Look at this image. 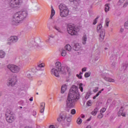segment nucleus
<instances>
[{"instance_id":"64","label":"nucleus","mask_w":128,"mask_h":128,"mask_svg":"<svg viewBox=\"0 0 128 128\" xmlns=\"http://www.w3.org/2000/svg\"><path fill=\"white\" fill-rule=\"evenodd\" d=\"M70 2H76V0H69Z\"/></svg>"},{"instance_id":"14","label":"nucleus","mask_w":128,"mask_h":128,"mask_svg":"<svg viewBox=\"0 0 128 128\" xmlns=\"http://www.w3.org/2000/svg\"><path fill=\"white\" fill-rule=\"evenodd\" d=\"M106 36V32L104 30H102L100 32V38L99 40L100 42H102L104 40V36Z\"/></svg>"},{"instance_id":"49","label":"nucleus","mask_w":128,"mask_h":128,"mask_svg":"<svg viewBox=\"0 0 128 128\" xmlns=\"http://www.w3.org/2000/svg\"><path fill=\"white\" fill-rule=\"evenodd\" d=\"M42 80H39V81L38 82L37 84H38V86H42Z\"/></svg>"},{"instance_id":"35","label":"nucleus","mask_w":128,"mask_h":128,"mask_svg":"<svg viewBox=\"0 0 128 128\" xmlns=\"http://www.w3.org/2000/svg\"><path fill=\"white\" fill-rule=\"evenodd\" d=\"M26 76L29 78H32V72H27L26 73Z\"/></svg>"},{"instance_id":"57","label":"nucleus","mask_w":128,"mask_h":128,"mask_svg":"<svg viewBox=\"0 0 128 128\" xmlns=\"http://www.w3.org/2000/svg\"><path fill=\"white\" fill-rule=\"evenodd\" d=\"M124 28H120V32H124Z\"/></svg>"},{"instance_id":"48","label":"nucleus","mask_w":128,"mask_h":128,"mask_svg":"<svg viewBox=\"0 0 128 128\" xmlns=\"http://www.w3.org/2000/svg\"><path fill=\"white\" fill-rule=\"evenodd\" d=\"M128 6V0L126 1V2L124 4L123 7L126 8Z\"/></svg>"},{"instance_id":"45","label":"nucleus","mask_w":128,"mask_h":128,"mask_svg":"<svg viewBox=\"0 0 128 128\" xmlns=\"http://www.w3.org/2000/svg\"><path fill=\"white\" fill-rule=\"evenodd\" d=\"M76 110L74 109H72L70 110L71 114H76Z\"/></svg>"},{"instance_id":"24","label":"nucleus","mask_w":128,"mask_h":128,"mask_svg":"<svg viewBox=\"0 0 128 128\" xmlns=\"http://www.w3.org/2000/svg\"><path fill=\"white\" fill-rule=\"evenodd\" d=\"M86 40H88L86 35H84L82 38V43L83 44H86Z\"/></svg>"},{"instance_id":"28","label":"nucleus","mask_w":128,"mask_h":128,"mask_svg":"<svg viewBox=\"0 0 128 128\" xmlns=\"http://www.w3.org/2000/svg\"><path fill=\"white\" fill-rule=\"evenodd\" d=\"M98 58H100V52H98V53H96L95 55V57H94L95 62L98 60Z\"/></svg>"},{"instance_id":"60","label":"nucleus","mask_w":128,"mask_h":128,"mask_svg":"<svg viewBox=\"0 0 128 128\" xmlns=\"http://www.w3.org/2000/svg\"><path fill=\"white\" fill-rule=\"evenodd\" d=\"M124 0H120V2H121V4H122V2H124Z\"/></svg>"},{"instance_id":"30","label":"nucleus","mask_w":128,"mask_h":128,"mask_svg":"<svg viewBox=\"0 0 128 128\" xmlns=\"http://www.w3.org/2000/svg\"><path fill=\"white\" fill-rule=\"evenodd\" d=\"M110 18H106V20H105V23H106V26H107V28H108V24H110Z\"/></svg>"},{"instance_id":"62","label":"nucleus","mask_w":128,"mask_h":128,"mask_svg":"<svg viewBox=\"0 0 128 128\" xmlns=\"http://www.w3.org/2000/svg\"><path fill=\"white\" fill-rule=\"evenodd\" d=\"M62 74H66V70H64V72H62Z\"/></svg>"},{"instance_id":"9","label":"nucleus","mask_w":128,"mask_h":128,"mask_svg":"<svg viewBox=\"0 0 128 128\" xmlns=\"http://www.w3.org/2000/svg\"><path fill=\"white\" fill-rule=\"evenodd\" d=\"M17 82L16 78L14 76L9 78L7 81V86H14L16 85Z\"/></svg>"},{"instance_id":"56","label":"nucleus","mask_w":128,"mask_h":128,"mask_svg":"<svg viewBox=\"0 0 128 128\" xmlns=\"http://www.w3.org/2000/svg\"><path fill=\"white\" fill-rule=\"evenodd\" d=\"M32 28H36V25L34 24V23H33V25L31 26Z\"/></svg>"},{"instance_id":"43","label":"nucleus","mask_w":128,"mask_h":128,"mask_svg":"<svg viewBox=\"0 0 128 128\" xmlns=\"http://www.w3.org/2000/svg\"><path fill=\"white\" fill-rule=\"evenodd\" d=\"M98 17L96 18L94 20L93 24H97V22H98Z\"/></svg>"},{"instance_id":"41","label":"nucleus","mask_w":128,"mask_h":128,"mask_svg":"<svg viewBox=\"0 0 128 128\" xmlns=\"http://www.w3.org/2000/svg\"><path fill=\"white\" fill-rule=\"evenodd\" d=\"M19 104H20V106H26V103L22 100L20 101Z\"/></svg>"},{"instance_id":"18","label":"nucleus","mask_w":128,"mask_h":128,"mask_svg":"<svg viewBox=\"0 0 128 128\" xmlns=\"http://www.w3.org/2000/svg\"><path fill=\"white\" fill-rule=\"evenodd\" d=\"M44 66V63H42L40 64H38V66L36 68V70H44V69L42 68Z\"/></svg>"},{"instance_id":"52","label":"nucleus","mask_w":128,"mask_h":128,"mask_svg":"<svg viewBox=\"0 0 128 128\" xmlns=\"http://www.w3.org/2000/svg\"><path fill=\"white\" fill-rule=\"evenodd\" d=\"M76 76H78L79 78H80V79L82 78V76L80 74H77Z\"/></svg>"},{"instance_id":"6","label":"nucleus","mask_w":128,"mask_h":128,"mask_svg":"<svg viewBox=\"0 0 128 128\" xmlns=\"http://www.w3.org/2000/svg\"><path fill=\"white\" fill-rule=\"evenodd\" d=\"M6 120L8 124H12L16 120V116L12 114V112L9 110L7 109L6 112Z\"/></svg>"},{"instance_id":"29","label":"nucleus","mask_w":128,"mask_h":128,"mask_svg":"<svg viewBox=\"0 0 128 128\" xmlns=\"http://www.w3.org/2000/svg\"><path fill=\"white\" fill-rule=\"evenodd\" d=\"M102 29V24H99L97 26V32H98L100 30Z\"/></svg>"},{"instance_id":"33","label":"nucleus","mask_w":128,"mask_h":128,"mask_svg":"<svg viewBox=\"0 0 128 128\" xmlns=\"http://www.w3.org/2000/svg\"><path fill=\"white\" fill-rule=\"evenodd\" d=\"M116 62L114 61L111 64V68L114 69V68H116Z\"/></svg>"},{"instance_id":"2","label":"nucleus","mask_w":128,"mask_h":128,"mask_svg":"<svg viewBox=\"0 0 128 128\" xmlns=\"http://www.w3.org/2000/svg\"><path fill=\"white\" fill-rule=\"evenodd\" d=\"M28 16V12L26 10L20 11L14 14L12 20V24L22 22Z\"/></svg>"},{"instance_id":"53","label":"nucleus","mask_w":128,"mask_h":128,"mask_svg":"<svg viewBox=\"0 0 128 128\" xmlns=\"http://www.w3.org/2000/svg\"><path fill=\"white\" fill-rule=\"evenodd\" d=\"M102 94V91H99L98 94H96V96L98 98V96H100V94Z\"/></svg>"},{"instance_id":"20","label":"nucleus","mask_w":128,"mask_h":128,"mask_svg":"<svg viewBox=\"0 0 128 128\" xmlns=\"http://www.w3.org/2000/svg\"><path fill=\"white\" fill-rule=\"evenodd\" d=\"M66 84H63L61 88V94H64V92L66 90Z\"/></svg>"},{"instance_id":"42","label":"nucleus","mask_w":128,"mask_h":128,"mask_svg":"<svg viewBox=\"0 0 128 128\" xmlns=\"http://www.w3.org/2000/svg\"><path fill=\"white\" fill-rule=\"evenodd\" d=\"M106 108H102L100 110V112L101 114H104V112H106Z\"/></svg>"},{"instance_id":"1","label":"nucleus","mask_w":128,"mask_h":128,"mask_svg":"<svg viewBox=\"0 0 128 128\" xmlns=\"http://www.w3.org/2000/svg\"><path fill=\"white\" fill-rule=\"evenodd\" d=\"M78 88L74 85L72 86L70 90L68 98L66 102V108H72L74 106V103L80 98Z\"/></svg>"},{"instance_id":"22","label":"nucleus","mask_w":128,"mask_h":128,"mask_svg":"<svg viewBox=\"0 0 128 128\" xmlns=\"http://www.w3.org/2000/svg\"><path fill=\"white\" fill-rule=\"evenodd\" d=\"M64 48L66 50H67L68 52H72V46L69 44H66L64 46Z\"/></svg>"},{"instance_id":"3","label":"nucleus","mask_w":128,"mask_h":128,"mask_svg":"<svg viewBox=\"0 0 128 128\" xmlns=\"http://www.w3.org/2000/svg\"><path fill=\"white\" fill-rule=\"evenodd\" d=\"M51 74L54 76L56 78H60V72L62 70V63L60 62H56V66L51 70Z\"/></svg>"},{"instance_id":"25","label":"nucleus","mask_w":128,"mask_h":128,"mask_svg":"<svg viewBox=\"0 0 128 128\" xmlns=\"http://www.w3.org/2000/svg\"><path fill=\"white\" fill-rule=\"evenodd\" d=\"M110 4H106L104 7L105 12H110Z\"/></svg>"},{"instance_id":"31","label":"nucleus","mask_w":128,"mask_h":128,"mask_svg":"<svg viewBox=\"0 0 128 128\" xmlns=\"http://www.w3.org/2000/svg\"><path fill=\"white\" fill-rule=\"evenodd\" d=\"M62 24V22H60V20H58L56 22H55V25L54 26H60Z\"/></svg>"},{"instance_id":"36","label":"nucleus","mask_w":128,"mask_h":128,"mask_svg":"<svg viewBox=\"0 0 128 128\" xmlns=\"http://www.w3.org/2000/svg\"><path fill=\"white\" fill-rule=\"evenodd\" d=\"M116 56H112L110 58V60H116Z\"/></svg>"},{"instance_id":"59","label":"nucleus","mask_w":128,"mask_h":128,"mask_svg":"<svg viewBox=\"0 0 128 128\" xmlns=\"http://www.w3.org/2000/svg\"><path fill=\"white\" fill-rule=\"evenodd\" d=\"M29 100H30V102H32V100H34V98H32V97H31L30 99Z\"/></svg>"},{"instance_id":"27","label":"nucleus","mask_w":128,"mask_h":128,"mask_svg":"<svg viewBox=\"0 0 128 128\" xmlns=\"http://www.w3.org/2000/svg\"><path fill=\"white\" fill-rule=\"evenodd\" d=\"M54 14H56V11H54V8H52V6L50 18H52V16H54Z\"/></svg>"},{"instance_id":"44","label":"nucleus","mask_w":128,"mask_h":128,"mask_svg":"<svg viewBox=\"0 0 128 128\" xmlns=\"http://www.w3.org/2000/svg\"><path fill=\"white\" fill-rule=\"evenodd\" d=\"M103 117H104V114H102V113H100L98 116V118H100V119L102 118Z\"/></svg>"},{"instance_id":"38","label":"nucleus","mask_w":128,"mask_h":128,"mask_svg":"<svg viewBox=\"0 0 128 128\" xmlns=\"http://www.w3.org/2000/svg\"><path fill=\"white\" fill-rule=\"evenodd\" d=\"M85 78H88L90 76V72H86L84 74Z\"/></svg>"},{"instance_id":"39","label":"nucleus","mask_w":128,"mask_h":128,"mask_svg":"<svg viewBox=\"0 0 128 128\" xmlns=\"http://www.w3.org/2000/svg\"><path fill=\"white\" fill-rule=\"evenodd\" d=\"M45 106H46V104L44 102L41 103L40 105V110H42V108H44V109Z\"/></svg>"},{"instance_id":"19","label":"nucleus","mask_w":128,"mask_h":128,"mask_svg":"<svg viewBox=\"0 0 128 128\" xmlns=\"http://www.w3.org/2000/svg\"><path fill=\"white\" fill-rule=\"evenodd\" d=\"M66 122H68L66 124V126H70V122H72V116H67Z\"/></svg>"},{"instance_id":"47","label":"nucleus","mask_w":128,"mask_h":128,"mask_svg":"<svg viewBox=\"0 0 128 128\" xmlns=\"http://www.w3.org/2000/svg\"><path fill=\"white\" fill-rule=\"evenodd\" d=\"M124 26H125L126 28L128 30V20H127L125 22Z\"/></svg>"},{"instance_id":"21","label":"nucleus","mask_w":128,"mask_h":128,"mask_svg":"<svg viewBox=\"0 0 128 128\" xmlns=\"http://www.w3.org/2000/svg\"><path fill=\"white\" fill-rule=\"evenodd\" d=\"M54 30H57V32H60V34H62V29H60V26H54Z\"/></svg>"},{"instance_id":"17","label":"nucleus","mask_w":128,"mask_h":128,"mask_svg":"<svg viewBox=\"0 0 128 128\" xmlns=\"http://www.w3.org/2000/svg\"><path fill=\"white\" fill-rule=\"evenodd\" d=\"M128 68V63L127 62H125L122 64V70L123 71L126 70V68Z\"/></svg>"},{"instance_id":"46","label":"nucleus","mask_w":128,"mask_h":128,"mask_svg":"<svg viewBox=\"0 0 128 128\" xmlns=\"http://www.w3.org/2000/svg\"><path fill=\"white\" fill-rule=\"evenodd\" d=\"M86 105L88 106H92V100L88 101L87 102H86Z\"/></svg>"},{"instance_id":"63","label":"nucleus","mask_w":128,"mask_h":128,"mask_svg":"<svg viewBox=\"0 0 128 128\" xmlns=\"http://www.w3.org/2000/svg\"><path fill=\"white\" fill-rule=\"evenodd\" d=\"M96 96H95L93 97V100H96Z\"/></svg>"},{"instance_id":"15","label":"nucleus","mask_w":128,"mask_h":128,"mask_svg":"<svg viewBox=\"0 0 128 128\" xmlns=\"http://www.w3.org/2000/svg\"><path fill=\"white\" fill-rule=\"evenodd\" d=\"M80 48H82V46L78 43L74 44V45L73 46V50L77 52L80 50Z\"/></svg>"},{"instance_id":"34","label":"nucleus","mask_w":128,"mask_h":128,"mask_svg":"<svg viewBox=\"0 0 128 128\" xmlns=\"http://www.w3.org/2000/svg\"><path fill=\"white\" fill-rule=\"evenodd\" d=\"M82 86H83L82 83H80L79 84V88H80V92H84V88H82Z\"/></svg>"},{"instance_id":"40","label":"nucleus","mask_w":128,"mask_h":128,"mask_svg":"<svg viewBox=\"0 0 128 128\" xmlns=\"http://www.w3.org/2000/svg\"><path fill=\"white\" fill-rule=\"evenodd\" d=\"M90 92H88L86 94V96H85V98H86V100H88V98H90Z\"/></svg>"},{"instance_id":"5","label":"nucleus","mask_w":128,"mask_h":128,"mask_svg":"<svg viewBox=\"0 0 128 128\" xmlns=\"http://www.w3.org/2000/svg\"><path fill=\"white\" fill-rule=\"evenodd\" d=\"M6 2H8V8L12 10L14 8H16L18 6H20L22 2V0H3Z\"/></svg>"},{"instance_id":"32","label":"nucleus","mask_w":128,"mask_h":128,"mask_svg":"<svg viewBox=\"0 0 128 128\" xmlns=\"http://www.w3.org/2000/svg\"><path fill=\"white\" fill-rule=\"evenodd\" d=\"M82 122V118H78L76 120V123L78 124H81Z\"/></svg>"},{"instance_id":"11","label":"nucleus","mask_w":128,"mask_h":128,"mask_svg":"<svg viewBox=\"0 0 128 128\" xmlns=\"http://www.w3.org/2000/svg\"><path fill=\"white\" fill-rule=\"evenodd\" d=\"M32 46H34L35 48H42L40 46H39L38 44L34 41L28 42L27 48H32Z\"/></svg>"},{"instance_id":"12","label":"nucleus","mask_w":128,"mask_h":128,"mask_svg":"<svg viewBox=\"0 0 128 128\" xmlns=\"http://www.w3.org/2000/svg\"><path fill=\"white\" fill-rule=\"evenodd\" d=\"M68 116V113L60 114L59 117L57 118L58 122H62V120H65Z\"/></svg>"},{"instance_id":"50","label":"nucleus","mask_w":128,"mask_h":128,"mask_svg":"<svg viewBox=\"0 0 128 128\" xmlns=\"http://www.w3.org/2000/svg\"><path fill=\"white\" fill-rule=\"evenodd\" d=\"M98 90V87H96L95 88L93 92H96Z\"/></svg>"},{"instance_id":"23","label":"nucleus","mask_w":128,"mask_h":128,"mask_svg":"<svg viewBox=\"0 0 128 128\" xmlns=\"http://www.w3.org/2000/svg\"><path fill=\"white\" fill-rule=\"evenodd\" d=\"M6 56V52L2 50H0V58H4Z\"/></svg>"},{"instance_id":"37","label":"nucleus","mask_w":128,"mask_h":128,"mask_svg":"<svg viewBox=\"0 0 128 128\" xmlns=\"http://www.w3.org/2000/svg\"><path fill=\"white\" fill-rule=\"evenodd\" d=\"M66 56V51L65 50H62V56Z\"/></svg>"},{"instance_id":"61","label":"nucleus","mask_w":128,"mask_h":128,"mask_svg":"<svg viewBox=\"0 0 128 128\" xmlns=\"http://www.w3.org/2000/svg\"><path fill=\"white\" fill-rule=\"evenodd\" d=\"M2 96V92H0V96Z\"/></svg>"},{"instance_id":"51","label":"nucleus","mask_w":128,"mask_h":128,"mask_svg":"<svg viewBox=\"0 0 128 128\" xmlns=\"http://www.w3.org/2000/svg\"><path fill=\"white\" fill-rule=\"evenodd\" d=\"M44 108H42V109H40V112H41V114H44Z\"/></svg>"},{"instance_id":"8","label":"nucleus","mask_w":128,"mask_h":128,"mask_svg":"<svg viewBox=\"0 0 128 128\" xmlns=\"http://www.w3.org/2000/svg\"><path fill=\"white\" fill-rule=\"evenodd\" d=\"M7 68L12 72H14V74L18 72L20 70V66L12 64H9L7 66Z\"/></svg>"},{"instance_id":"7","label":"nucleus","mask_w":128,"mask_h":128,"mask_svg":"<svg viewBox=\"0 0 128 128\" xmlns=\"http://www.w3.org/2000/svg\"><path fill=\"white\" fill-rule=\"evenodd\" d=\"M67 30L68 34L71 36H76L78 34V29L74 27V24H69L68 25Z\"/></svg>"},{"instance_id":"10","label":"nucleus","mask_w":128,"mask_h":128,"mask_svg":"<svg viewBox=\"0 0 128 128\" xmlns=\"http://www.w3.org/2000/svg\"><path fill=\"white\" fill-rule=\"evenodd\" d=\"M101 76L106 80V82H114V80L108 78L106 76H108V74L107 73H106L104 72H101L100 74Z\"/></svg>"},{"instance_id":"55","label":"nucleus","mask_w":128,"mask_h":128,"mask_svg":"<svg viewBox=\"0 0 128 128\" xmlns=\"http://www.w3.org/2000/svg\"><path fill=\"white\" fill-rule=\"evenodd\" d=\"M49 128H56L54 125H50Z\"/></svg>"},{"instance_id":"13","label":"nucleus","mask_w":128,"mask_h":128,"mask_svg":"<svg viewBox=\"0 0 128 128\" xmlns=\"http://www.w3.org/2000/svg\"><path fill=\"white\" fill-rule=\"evenodd\" d=\"M8 40L11 42H13L14 44L18 40V36H12L9 38Z\"/></svg>"},{"instance_id":"54","label":"nucleus","mask_w":128,"mask_h":128,"mask_svg":"<svg viewBox=\"0 0 128 128\" xmlns=\"http://www.w3.org/2000/svg\"><path fill=\"white\" fill-rule=\"evenodd\" d=\"M82 72H86V68H82Z\"/></svg>"},{"instance_id":"58","label":"nucleus","mask_w":128,"mask_h":128,"mask_svg":"<svg viewBox=\"0 0 128 128\" xmlns=\"http://www.w3.org/2000/svg\"><path fill=\"white\" fill-rule=\"evenodd\" d=\"M85 116H84V114H81V118H84Z\"/></svg>"},{"instance_id":"4","label":"nucleus","mask_w":128,"mask_h":128,"mask_svg":"<svg viewBox=\"0 0 128 128\" xmlns=\"http://www.w3.org/2000/svg\"><path fill=\"white\" fill-rule=\"evenodd\" d=\"M60 10V16L62 18H66L68 16L70 10L66 5L61 4L58 6Z\"/></svg>"},{"instance_id":"16","label":"nucleus","mask_w":128,"mask_h":128,"mask_svg":"<svg viewBox=\"0 0 128 128\" xmlns=\"http://www.w3.org/2000/svg\"><path fill=\"white\" fill-rule=\"evenodd\" d=\"M126 116V112H124V108L122 107L118 112V116Z\"/></svg>"},{"instance_id":"26","label":"nucleus","mask_w":128,"mask_h":128,"mask_svg":"<svg viewBox=\"0 0 128 128\" xmlns=\"http://www.w3.org/2000/svg\"><path fill=\"white\" fill-rule=\"evenodd\" d=\"M98 112V108H96L92 112L91 114L92 116H96Z\"/></svg>"}]
</instances>
